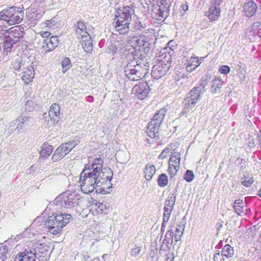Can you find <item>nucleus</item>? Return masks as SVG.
<instances>
[{"mask_svg":"<svg viewBox=\"0 0 261 261\" xmlns=\"http://www.w3.org/2000/svg\"><path fill=\"white\" fill-rule=\"evenodd\" d=\"M71 217L70 214H65L51 216L48 217L47 221L42 224L45 225L51 233L57 235L61 233L62 228L69 223Z\"/></svg>","mask_w":261,"mask_h":261,"instance_id":"4","label":"nucleus"},{"mask_svg":"<svg viewBox=\"0 0 261 261\" xmlns=\"http://www.w3.org/2000/svg\"><path fill=\"white\" fill-rule=\"evenodd\" d=\"M256 11L257 6L254 2L250 1L244 4V12L246 16H253L255 14Z\"/></svg>","mask_w":261,"mask_h":261,"instance_id":"22","label":"nucleus"},{"mask_svg":"<svg viewBox=\"0 0 261 261\" xmlns=\"http://www.w3.org/2000/svg\"><path fill=\"white\" fill-rule=\"evenodd\" d=\"M155 172L156 169L154 165L149 164L146 165L144 171L146 180H151Z\"/></svg>","mask_w":261,"mask_h":261,"instance_id":"32","label":"nucleus"},{"mask_svg":"<svg viewBox=\"0 0 261 261\" xmlns=\"http://www.w3.org/2000/svg\"><path fill=\"white\" fill-rule=\"evenodd\" d=\"M219 71L222 74H227L230 71V68L227 65H222L220 68Z\"/></svg>","mask_w":261,"mask_h":261,"instance_id":"55","label":"nucleus"},{"mask_svg":"<svg viewBox=\"0 0 261 261\" xmlns=\"http://www.w3.org/2000/svg\"><path fill=\"white\" fill-rule=\"evenodd\" d=\"M103 160L96 158L90 165H86L80 177L81 191L89 194L96 187L107 185L112 178L113 172L110 169H102Z\"/></svg>","mask_w":261,"mask_h":261,"instance_id":"1","label":"nucleus"},{"mask_svg":"<svg viewBox=\"0 0 261 261\" xmlns=\"http://www.w3.org/2000/svg\"><path fill=\"white\" fill-rule=\"evenodd\" d=\"M80 199V196L77 193L67 191L60 194L55 199V203L57 205L68 208L77 205Z\"/></svg>","mask_w":261,"mask_h":261,"instance_id":"7","label":"nucleus"},{"mask_svg":"<svg viewBox=\"0 0 261 261\" xmlns=\"http://www.w3.org/2000/svg\"><path fill=\"white\" fill-rule=\"evenodd\" d=\"M253 182V180L250 178L248 180H245L242 181V184L245 187H248L250 186Z\"/></svg>","mask_w":261,"mask_h":261,"instance_id":"59","label":"nucleus"},{"mask_svg":"<svg viewBox=\"0 0 261 261\" xmlns=\"http://www.w3.org/2000/svg\"><path fill=\"white\" fill-rule=\"evenodd\" d=\"M135 14L133 7L125 6L117 10L114 18L115 28L120 34H127L130 30V23Z\"/></svg>","mask_w":261,"mask_h":261,"instance_id":"2","label":"nucleus"},{"mask_svg":"<svg viewBox=\"0 0 261 261\" xmlns=\"http://www.w3.org/2000/svg\"><path fill=\"white\" fill-rule=\"evenodd\" d=\"M170 152V149L169 148H165L161 154L159 156V159H165Z\"/></svg>","mask_w":261,"mask_h":261,"instance_id":"53","label":"nucleus"},{"mask_svg":"<svg viewBox=\"0 0 261 261\" xmlns=\"http://www.w3.org/2000/svg\"><path fill=\"white\" fill-rule=\"evenodd\" d=\"M63 147H64V145L61 144L55 151L51 157V159L53 162H58L61 159H63L66 155V153H65L64 152V148Z\"/></svg>","mask_w":261,"mask_h":261,"instance_id":"31","label":"nucleus"},{"mask_svg":"<svg viewBox=\"0 0 261 261\" xmlns=\"http://www.w3.org/2000/svg\"><path fill=\"white\" fill-rule=\"evenodd\" d=\"M14 261H40V259L35 255L29 245H28L27 248L19 252L16 255Z\"/></svg>","mask_w":261,"mask_h":261,"instance_id":"13","label":"nucleus"},{"mask_svg":"<svg viewBox=\"0 0 261 261\" xmlns=\"http://www.w3.org/2000/svg\"><path fill=\"white\" fill-rule=\"evenodd\" d=\"M8 33L9 38L15 42H18L24 36V28L20 25H16L10 28L8 30Z\"/></svg>","mask_w":261,"mask_h":261,"instance_id":"15","label":"nucleus"},{"mask_svg":"<svg viewBox=\"0 0 261 261\" xmlns=\"http://www.w3.org/2000/svg\"><path fill=\"white\" fill-rule=\"evenodd\" d=\"M12 241V239H8L5 242V244L0 246V261H5L8 257V254L11 250V248L7 246V243H9Z\"/></svg>","mask_w":261,"mask_h":261,"instance_id":"28","label":"nucleus"},{"mask_svg":"<svg viewBox=\"0 0 261 261\" xmlns=\"http://www.w3.org/2000/svg\"><path fill=\"white\" fill-rule=\"evenodd\" d=\"M12 68L15 70H20L22 67L21 62L20 59L18 57L12 63Z\"/></svg>","mask_w":261,"mask_h":261,"instance_id":"47","label":"nucleus"},{"mask_svg":"<svg viewBox=\"0 0 261 261\" xmlns=\"http://www.w3.org/2000/svg\"><path fill=\"white\" fill-rule=\"evenodd\" d=\"M59 40L57 36H53L49 38L44 39L43 42V47L46 49V51H50L58 46Z\"/></svg>","mask_w":261,"mask_h":261,"instance_id":"20","label":"nucleus"},{"mask_svg":"<svg viewBox=\"0 0 261 261\" xmlns=\"http://www.w3.org/2000/svg\"><path fill=\"white\" fill-rule=\"evenodd\" d=\"M223 0H212L211 2V5L216 7L220 8V5L223 3Z\"/></svg>","mask_w":261,"mask_h":261,"instance_id":"58","label":"nucleus"},{"mask_svg":"<svg viewBox=\"0 0 261 261\" xmlns=\"http://www.w3.org/2000/svg\"><path fill=\"white\" fill-rule=\"evenodd\" d=\"M41 35L43 38H48V37L50 35V33L48 31L41 32Z\"/></svg>","mask_w":261,"mask_h":261,"instance_id":"63","label":"nucleus"},{"mask_svg":"<svg viewBox=\"0 0 261 261\" xmlns=\"http://www.w3.org/2000/svg\"><path fill=\"white\" fill-rule=\"evenodd\" d=\"M60 108L58 104L53 103L48 112V115L53 124L57 123L60 120Z\"/></svg>","mask_w":261,"mask_h":261,"instance_id":"18","label":"nucleus"},{"mask_svg":"<svg viewBox=\"0 0 261 261\" xmlns=\"http://www.w3.org/2000/svg\"><path fill=\"white\" fill-rule=\"evenodd\" d=\"M149 64L147 62H140L139 63L135 60L127 62L125 66V75L131 81H138L144 77L149 71Z\"/></svg>","mask_w":261,"mask_h":261,"instance_id":"3","label":"nucleus"},{"mask_svg":"<svg viewBox=\"0 0 261 261\" xmlns=\"http://www.w3.org/2000/svg\"><path fill=\"white\" fill-rule=\"evenodd\" d=\"M208 82L209 80L207 77H202L200 80L198 86L196 87H200L202 88V92H204L206 91L205 87L208 84Z\"/></svg>","mask_w":261,"mask_h":261,"instance_id":"45","label":"nucleus"},{"mask_svg":"<svg viewBox=\"0 0 261 261\" xmlns=\"http://www.w3.org/2000/svg\"><path fill=\"white\" fill-rule=\"evenodd\" d=\"M150 88L146 82L139 83L133 88V93L139 99L143 100L146 98L150 92Z\"/></svg>","mask_w":261,"mask_h":261,"instance_id":"10","label":"nucleus"},{"mask_svg":"<svg viewBox=\"0 0 261 261\" xmlns=\"http://www.w3.org/2000/svg\"><path fill=\"white\" fill-rule=\"evenodd\" d=\"M82 45L85 51L87 53H90L93 50V42L91 40V38L89 35V38H81Z\"/></svg>","mask_w":261,"mask_h":261,"instance_id":"29","label":"nucleus"},{"mask_svg":"<svg viewBox=\"0 0 261 261\" xmlns=\"http://www.w3.org/2000/svg\"><path fill=\"white\" fill-rule=\"evenodd\" d=\"M194 177V174L192 171H191L189 170H188L186 171V172L184 175V179L187 182L192 181L193 180Z\"/></svg>","mask_w":261,"mask_h":261,"instance_id":"48","label":"nucleus"},{"mask_svg":"<svg viewBox=\"0 0 261 261\" xmlns=\"http://www.w3.org/2000/svg\"><path fill=\"white\" fill-rule=\"evenodd\" d=\"M79 141L78 140H73L71 141H69L68 142H66V144H68V146L70 147L71 150L73 149L75 146H76L79 144Z\"/></svg>","mask_w":261,"mask_h":261,"instance_id":"57","label":"nucleus"},{"mask_svg":"<svg viewBox=\"0 0 261 261\" xmlns=\"http://www.w3.org/2000/svg\"><path fill=\"white\" fill-rule=\"evenodd\" d=\"M23 16V12L15 7H10L0 12V20L4 21L5 26L6 22L9 25L19 23L22 21Z\"/></svg>","mask_w":261,"mask_h":261,"instance_id":"6","label":"nucleus"},{"mask_svg":"<svg viewBox=\"0 0 261 261\" xmlns=\"http://www.w3.org/2000/svg\"><path fill=\"white\" fill-rule=\"evenodd\" d=\"M43 7L42 1L36 0L28 9L26 16L27 22L31 27L36 25L43 15Z\"/></svg>","mask_w":261,"mask_h":261,"instance_id":"5","label":"nucleus"},{"mask_svg":"<svg viewBox=\"0 0 261 261\" xmlns=\"http://www.w3.org/2000/svg\"><path fill=\"white\" fill-rule=\"evenodd\" d=\"M168 13V12L158 6H153L151 12L152 19L159 21H164L167 17Z\"/></svg>","mask_w":261,"mask_h":261,"instance_id":"16","label":"nucleus"},{"mask_svg":"<svg viewBox=\"0 0 261 261\" xmlns=\"http://www.w3.org/2000/svg\"><path fill=\"white\" fill-rule=\"evenodd\" d=\"M130 41H131V43H135V45L131 44L132 46H133L134 48L136 47L135 46H141L144 45V42L143 40L141 39H139L137 37H134L132 38L131 40H130Z\"/></svg>","mask_w":261,"mask_h":261,"instance_id":"46","label":"nucleus"},{"mask_svg":"<svg viewBox=\"0 0 261 261\" xmlns=\"http://www.w3.org/2000/svg\"><path fill=\"white\" fill-rule=\"evenodd\" d=\"M16 43L17 42H15L8 36H7L5 40L4 41V47L5 51L7 53L10 52L13 47V45Z\"/></svg>","mask_w":261,"mask_h":261,"instance_id":"38","label":"nucleus"},{"mask_svg":"<svg viewBox=\"0 0 261 261\" xmlns=\"http://www.w3.org/2000/svg\"><path fill=\"white\" fill-rule=\"evenodd\" d=\"M244 202L242 199H238L234 201L233 208L236 213L240 216H242L247 213L248 209L245 208L243 205Z\"/></svg>","mask_w":261,"mask_h":261,"instance_id":"24","label":"nucleus"},{"mask_svg":"<svg viewBox=\"0 0 261 261\" xmlns=\"http://www.w3.org/2000/svg\"><path fill=\"white\" fill-rule=\"evenodd\" d=\"M172 243L173 242H170V241H168V240L164 238L160 248V254L162 256L166 252L169 251L170 250L169 245L172 244Z\"/></svg>","mask_w":261,"mask_h":261,"instance_id":"35","label":"nucleus"},{"mask_svg":"<svg viewBox=\"0 0 261 261\" xmlns=\"http://www.w3.org/2000/svg\"><path fill=\"white\" fill-rule=\"evenodd\" d=\"M171 3L170 0H160V5H158L157 6L169 12Z\"/></svg>","mask_w":261,"mask_h":261,"instance_id":"42","label":"nucleus"},{"mask_svg":"<svg viewBox=\"0 0 261 261\" xmlns=\"http://www.w3.org/2000/svg\"><path fill=\"white\" fill-rule=\"evenodd\" d=\"M158 62L152 67L151 76L154 79H159L165 75L170 69V65L169 64H163Z\"/></svg>","mask_w":261,"mask_h":261,"instance_id":"14","label":"nucleus"},{"mask_svg":"<svg viewBox=\"0 0 261 261\" xmlns=\"http://www.w3.org/2000/svg\"><path fill=\"white\" fill-rule=\"evenodd\" d=\"M211 84V92L213 94L219 93L223 84V81L220 79L215 77L212 81Z\"/></svg>","mask_w":261,"mask_h":261,"instance_id":"26","label":"nucleus"},{"mask_svg":"<svg viewBox=\"0 0 261 261\" xmlns=\"http://www.w3.org/2000/svg\"><path fill=\"white\" fill-rule=\"evenodd\" d=\"M54 148L51 145L47 143H44L41 146V150L40 152V159H46L48 158L53 151Z\"/></svg>","mask_w":261,"mask_h":261,"instance_id":"27","label":"nucleus"},{"mask_svg":"<svg viewBox=\"0 0 261 261\" xmlns=\"http://www.w3.org/2000/svg\"><path fill=\"white\" fill-rule=\"evenodd\" d=\"M72 28L75 35L79 39L81 38L86 39L87 37L89 38V34L87 32L86 25L84 21L78 20L73 24Z\"/></svg>","mask_w":261,"mask_h":261,"instance_id":"12","label":"nucleus"},{"mask_svg":"<svg viewBox=\"0 0 261 261\" xmlns=\"http://www.w3.org/2000/svg\"><path fill=\"white\" fill-rule=\"evenodd\" d=\"M176 194H170L168 197L167 199L165 201L164 207H166L168 208H172L173 210L176 201Z\"/></svg>","mask_w":261,"mask_h":261,"instance_id":"37","label":"nucleus"},{"mask_svg":"<svg viewBox=\"0 0 261 261\" xmlns=\"http://www.w3.org/2000/svg\"><path fill=\"white\" fill-rule=\"evenodd\" d=\"M173 210H172V208H168L166 207H164V214L170 216Z\"/></svg>","mask_w":261,"mask_h":261,"instance_id":"61","label":"nucleus"},{"mask_svg":"<svg viewBox=\"0 0 261 261\" xmlns=\"http://www.w3.org/2000/svg\"><path fill=\"white\" fill-rule=\"evenodd\" d=\"M45 24L46 27H48L52 29H55L58 27V23L55 18H53L51 20H46L45 22Z\"/></svg>","mask_w":261,"mask_h":261,"instance_id":"49","label":"nucleus"},{"mask_svg":"<svg viewBox=\"0 0 261 261\" xmlns=\"http://www.w3.org/2000/svg\"><path fill=\"white\" fill-rule=\"evenodd\" d=\"M202 92V88L200 87H194L186 95V98L191 99L192 101L198 102L200 99L201 93Z\"/></svg>","mask_w":261,"mask_h":261,"instance_id":"23","label":"nucleus"},{"mask_svg":"<svg viewBox=\"0 0 261 261\" xmlns=\"http://www.w3.org/2000/svg\"><path fill=\"white\" fill-rule=\"evenodd\" d=\"M187 64L192 66H194V68H197L199 66L200 62H199L198 57H192L188 60Z\"/></svg>","mask_w":261,"mask_h":261,"instance_id":"44","label":"nucleus"},{"mask_svg":"<svg viewBox=\"0 0 261 261\" xmlns=\"http://www.w3.org/2000/svg\"><path fill=\"white\" fill-rule=\"evenodd\" d=\"M180 154L174 151L169 160L168 172L172 178L175 176L180 168Z\"/></svg>","mask_w":261,"mask_h":261,"instance_id":"9","label":"nucleus"},{"mask_svg":"<svg viewBox=\"0 0 261 261\" xmlns=\"http://www.w3.org/2000/svg\"><path fill=\"white\" fill-rule=\"evenodd\" d=\"M92 205L97 207L96 211L99 214H107L109 212V207L106 204H103L98 201H93Z\"/></svg>","mask_w":261,"mask_h":261,"instance_id":"33","label":"nucleus"},{"mask_svg":"<svg viewBox=\"0 0 261 261\" xmlns=\"http://www.w3.org/2000/svg\"><path fill=\"white\" fill-rule=\"evenodd\" d=\"M34 119L32 117L22 115L19 117L15 121V124L16 127L15 131L17 133H22L27 127L32 125Z\"/></svg>","mask_w":261,"mask_h":261,"instance_id":"11","label":"nucleus"},{"mask_svg":"<svg viewBox=\"0 0 261 261\" xmlns=\"http://www.w3.org/2000/svg\"><path fill=\"white\" fill-rule=\"evenodd\" d=\"M33 63L25 67L23 69L22 75V80L26 84L31 83L35 76V70Z\"/></svg>","mask_w":261,"mask_h":261,"instance_id":"17","label":"nucleus"},{"mask_svg":"<svg viewBox=\"0 0 261 261\" xmlns=\"http://www.w3.org/2000/svg\"><path fill=\"white\" fill-rule=\"evenodd\" d=\"M142 246L134 245V247L132 248L130 251V255L133 258H136L139 256L142 252Z\"/></svg>","mask_w":261,"mask_h":261,"instance_id":"39","label":"nucleus"},{"mask_svg":"<svg viewBox=\"0 0 261 261\" xmlns=\"http://www.w3.org/2000/svg\"><path fill=\"white\" fill-rule=\"evenodd\" d=\"M145 27V24L139 20L135 21V23L134 24V29L136 31L141 30L143 29H144Z\"/></svg>","mask_w":261,"mask_h":261,"instance_id":"50","label":"nucleus"},{"mask_svg":"<svg viewBox=\"0 0 261 261\" xmlns=\"http://www.w3.org/2000/svg\"><path fill=\"white\" fill-rule=\"evenodd\" d=\"M29 245L32 251L34 252L35 255L37 257L38 259H39V257L43 256L47 251L45 246L40 243H30Z\"/></svg>","mask_w":261,"mask_h":261,"instance_id":"21","label":"nucleus"},{"mask_svg":"<svg viewBox=\"0 0 261 261\" xmlns=\"http://www.w3.org/2000/svg\"><path fill=\"white\" fill-rule=\"evenodd\" d=\"M196 68H194V66H192L191 65H188L186 66V70L187 72H192L193 70H195Z\"/></svg>","mask_w":261,"mask_h":261,"instance_id":"62","label":"nucleus"},{"mask_svg":"<svg viewBox=\"0 0 261 261\" xmlns=\"http://www.w3.org/2000/svg\"><path fill=\"white\" fill-rule=\"evenodd\" d=\"M236 163L238 164V167L240 168V170H243L245 168V161L244 160L238 158L236 160Z\"/></svg>","mask_w":261,"mask_h":261,"instance_id":"51","label":"nucleus"},{"mask_svg":"<svg viewBox=\"0 0 261 261\" xmlns=\"http://www.w3.org/2000/svg\"><path fill=\"white\" fill-rule=\"evenodd\" d=\"M166 112L165 109H160L148 124L146 133L150 138L154 139L157 136L159 127L163 122Z\"/></svg>","mask_w":261,"mask_h":261,"instance_id":"8","label":"nucleus"},{"mask_svg":"<svg viewBox=\"0 0 261 261\" xmlns=\"http://www.w3.org/2000/svg\"><path fill=\"white\" fill-rule=\"evenodd\" d=\"M62 72L65 73L71 67V61L69 58H65L62 61Z\"/></svg>","mask_w":261,"mask_h":261,"instance_id":"41","label":"nucleus"},{"mask_svg":"<svg viewBox=\"0 0 261 261\" xmlns=\"http://www.w3.org/2000/svg\"><path fill=\"white\" fill-rule=\"evenodd\" d=\"M173 231L172 229H169L166 233L165 239L170 241V242H173Z\"/></svg>","mask_w":261,"mask_h":261,"instance_id":"52","label":"nucleus"},{"mask_svg":"<svg viewBox=\"0 0 261 261\" xmlns=\"http://www.w3.org/2000/svg\"><path fill=\"white\" fill-rule=\"evenodd\" d=\"M220 8L211 6L207 15L208 19L211 21H214L217 20L220 16Z\"/></svg>","mask_w":261,"mask_h":261,"instance_id":"25","label":"nucleus"},{"mask_svg":"<svg viewBox=\"0 0 261 261\" xmlns=\"http://www.w3.org/2000/svg\"><path fill=\"white\" fill-rule=\"evenodd\" d=\"M173 50L171 47H166L164 48L160 52L161 55L159 56L160 63H163V64H169L170 65L171 62V54Z\"/></svg>","mask_w":261,"mask_h":261,"instance_id":"19","label":"nucleus"},{"mask_svg":"<svg viewBox=\"0 0 261 261\" xmlns=\"http://www.w3.org/2000/svg\"><path fill=\"white\" fill-rule=\"evenodd\" d=\"M234 251L233 247L228 244L225 245L221 251V255L225 256L228 258L231 257Z\"/></svg>","mask_w":261,"mask_h":261,"instance_id":"36","label":"nucleus"},{"mask_svg":"<svg viewBox=\"0 0 261 261\" xmlns=\"http://www.w3.org/2000/svg\"><path fill=\"white\" fill-rule=\"evenodd\" d=\"M168 177L165 174L162 173L159 175L158 179V184L160 187H165L168 184Z\"/></svg>","mask_w":261,"mask_h":261,"instance_id":"40","label":"nucleus"},{"mask_svg":"<svg viewBox=\"0 0 261 261\" xmlns=\"http://www.w3.org/2000/svg\"><path fill=\"white\" fill-rule=\"evenodd\" d=\"M185 229V226L184 224L180 223L177 225L175 230V233L182 234Z\"/></svg>","mask_w":261,"mask_h":261,"instance_id":"54","label":"nucleus"},{"mask_svg":"<svg viewBox=\"0 0 261 261\" xmlns=\"http://www.w3.org/2000/svg\"><path fill=\"white\" fill-rule=\"evenodd\" d=\"M6 28V26L4 24V21L0 20V37H2L4 34V32L7 31Z\"/></svg>","mask_w":261,"mask_h":261,"instance_id":"56","label":"nucleus"},{"mask_svg":"<svg viewBox=\"0 0 261 261\" xmlns=\"http://www.w3.org/2000/svg\"><path fill=\"white\" fill-rule=\"evenodd\" d=\"M37 108V104L32 100H28L25 105V109L28 112H33Z\"/></svg>","mask_w":261,"mask_h":261,"instance_id":"43","label":"nucleus"},{"mask_svg":"<svg viewBox=\"0 0 261 261\" xmlns=\"http://www.w3.org/2000/svg\"><path fill=\"white\" fill-rule=\"evenodd\" d=\"M62 145H64V147H63L64 152L65 153H66V155L71 150L70 148V147L68 146V144L65 143H62Z\"/></svg>","mask_w":261,"mask_h":261,"instance_id":"60","label":"nucleus"},{"mask_svg":"<svg viewBox=\"0 0 261 261\" xmlns=\"http://www.w3.org/2000/svg\"><path fill=\"white\" fill-rule=\"evenodd\" d=\"M254 28H258L257 32V35L258 36L261 38V23L254 22L252 28H250L248 32H246V36H247L250 39H251V37L254 36L255 30Z\"/></svg>","mask_w":261,"mask_h":261,"instance_id":"30","label":"nucleus"},{"mask_svg":"<svg viewBox=\"0 0 261 261\" xmlns=\"http://www.w3.org/2000/svg\"><path fill=\"white\" fill-rule=\"evenodd\" d=\"M174 259V255L173 253H172L170 255L167 254V257L166 258V261H173Z\"/></svg>","mask_w":261,"mask_h":261,"instance_id":"64","label":"nucleus"},{"mask_svg":"<svg viewBox=\"0 0 261 261\" xmlns=\"http://www.w3.org/2000/svg\"><path fill=\"white\" fill-rule=\"evenodd\" d=\"M184 105V108L182 111L183 114L188 113L190 110H191L195 106L197 102L192 101L191 99H187L185 98L182 102Z\"/></svg>","mask_w":261,"mask_h":261,"instance_id":"34","label":"nucleus"}]
</instances>
